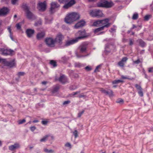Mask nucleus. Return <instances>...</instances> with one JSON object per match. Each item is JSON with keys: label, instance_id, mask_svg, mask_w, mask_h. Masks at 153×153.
Listing matches in <instances>:
<instances>
[{"label": "nucleus", "instance_id": "nucleus-1", "mask_svg": "<svg viewBox=\"0 0 153 153\" xmlns=\"http://www.w3.org/2000/svg\"><path fill=\"white\" fill-rule=\"evenodd\" d=\"M80 16L79 14L72 13L68 14L65 19V22L68 24H71L74 21L79 19Z\"/></svg>", "mask_w": 153, "mask_h": 153}, {"label": "nucleus", "instance_id": "nucleus-2", "mask_svg": "<svg viewBox=\"0 0 153 153\" xmlns=\"http://www.w3.org/2000/svg\"><path fill=\"white\" fill-rule=\"evenodd\" d=\"M90 15L92 17L99 18L103 16V14L101 10L95 9L90 11Z\"/></svg>", "mask_w": 153, "mask_h": 153}, {"label": "nucleus", "instance_id": "nucleus-3", "mask_svg": "<svg viewBox=\"0 0 153 153\" xmlns=\"http://www.w3.org/2000/svg\"><path fill=\"white\" fill-rule=\"evenodd\" d=\"M0 52H1V54L5 56L8 55L12 56L14 54V52L13 50L7 48H0Z\"/></svg>", "mask_w": 153, "mask_h": 153}, {"label": "nucleus", "instance_id": "nucleus-4", "mask_svg": "<svg viewBox=\"0 0 153 153\" xmlns=\"http://www.w3.org/2000/svg\"><path fill=\"white\" fill-rule=\"evenodd\" d=\"M76 36H78L76 38V39L77 40V41L79 40L82 39L88 36L84 30L78 31L76 34Z\"/></svg>", "mask_w": 153, "mask_h": 153}, {"label": "nucleus", "instance_id": "nucleus-5", "mask_svg": "<svg viewBox=\"0 0 153 153\" xmlns=\"http://www.w3.org/2000/svg\"><path fill=\"white\" fill-rule=\"evenodd\" d=\"M64 38L63 36L61 33H59L57 34L54 39L55 42L58 44L59 45H61L62 43V41Z\"/></svg>", "mask_w": 153, "mask_h": 153}, {"label": "nucleus", "instance_id": "nucleus-6", "mask_svg": "<svg viewBox=\"0 0 153 153\" xmlns=\"http://www.w3.org/2000/svg\"><path fill=\"white\" fill-rule=\"evenodd\" d=\"M4 65L5 66L10 68L15 67L16 65L15 59H13L10 61H7L6 59H5V61L4 62Z\"/></svg>", "mask_w": 153, "mask_h": 153}, {"label": "nucleus", "instance_id": "nucleus-7", "mask_svg": "<svg viewBox=\"0 0 153 153\" xmlns=\"http://www.w3.org/2000/svg\"><path fill=\"white\" fill-rule=\"evenodd\" d=\"M45 42L48 46L53 47L54 46L55 41L52 38L49 37L46 38Z\"/></svg>", "mask_w": 153, "mask_h": 153}, {"label": "nucleus", "instance_id": "nucleus-8", "mask_svg": "<svg viewBox=\"0 0 153 153\" xmlns=\"http://www.w3.org/2000/svg\"><path fill=\"white\" fill-rule=\"evenodd\" d=\"M76 3V1L75 0H70L67 3L63 5V8L65 9H68Z\"/></svg>", "mask_w": 153, "mask_h": 153}, {"label": "nucleus", "instance_id": "nucleus-9", "mask_svg": "<svg viewBox=\"0 0 153 153\" xmlns=\"http://www.w3.org/2000/svg\"><path fill=\"white\" fill-rule=\"evenodd\" d=\"M101 22V25L102 26H106V27H105V28H108L111 25V23L109 22V19H104L100 20Z\"/></svg>", "mask_w": 153, "mask_h": 153}, {"label": "nucleus", "instance_id": "nucleus-10", "mask_svg": "<svg viewBox=\"0 0 153 153\" xmlns=\"http://www.w3.org/2000/svg\"><path fill=\"white\" fill-rule=\"evenodd\" d=\"M46 4L45 1L39 3L38 4V8L41 11H45L46 9Z\"/></svg>", "mask_w": 153, "mask_h": 153}, {"label": "nucleus", "instance_id": "nucleus-11", "mask_svg": "<svg viewBox=\"0 0 153 153\" xmlns=\"http://www.w3.org/2000/svg\"><path fill=\"white\" fill-rule=\"evenodd\" d=\"M58 80L62 84H65L68 82V79L67 77L64 75L61 76L59 78Z\"/></svg>", "mask_w": 153, "mask_h": 153}, {"label": "nucleus", "instance_id": "nucleus-12", "mask_svg": "<svg viewBox=\"0 0 153 153\" xmlns=\"http://www.w3.org/2000/svg\"><path fill=\"white\" fill-rule=\"evenodd\" d=\"M59 7V5L57 2H53L51 4V7L50 10L51 13H53L54 11L53 10L56 8H57Z\"/></svg>", "mask_w": 153, "mask_h": 153}, {"label": "nucleus", "instance_id": "nucleus-13", "mask_svg": "<svg viewBox=\"0 0 153 153\" xmlns=\"http://www.w3.org/2000/svg\"><path fill=\"white\" fill-rule=\"evenodd\" d=\"M102 93L108 95L110 97H112L113 95V92L110 89L108 90V91L105 90L103 88H102L100 90Z\"/></svg>", "mask_w": 153, "mask_h": 153}, {"label": "nucleus", "instance_id": "nucleus-14", "mask_svg": "<svg viewBox=\"0 0 153 153\" xmlns=\"http://www.w3.org/2000/svg\"><path fill=\"white\" fill-rule=\"evenodd\" d=\"M85 22L84 20H81L76 23L74 26L75 28L78 29L84 26L85 25Z\"/></svg>", "mask_w": 153, "mask_h": 153}, {"label": "nucleus", "instance_id": "nucleus-15", "mask_svg": "<svg viewBox=\"0 0 153 153\" xmlns=\"http://www.w3.org/2000/svg\"><path fill=\"white\" fill-rule=\"evenodd\" d=\"M77 42V40L76 39V38L75 39H72V40L67 41L65 42L64 46L65 47L68 46L76 43Z\"/></svg>", "mask_w": 153, "mask_h": 153}, {"label": "nucleus", "instance_id": "nucleus-16", "mask_svg": "<svg viewBox=\"0 0 153 153\" xmlns=\"http://www.w3.org/2000/svg\"><path fill=\"white\" fill-rule=\"evenodd\" d=\"M135 86L137 89L138 90V93L139 95L141 97H143V89L141 86L137 84H136Z\"/></svg>", "mask_w": 153, "mask_h": 153}, {"label": "nucleus", "instance_id": "nucleus-17", "mask_svg": "<svg viewBox=\"0 0 153 153\" xmlns=\"http://www.w3.org/2000/svg\"><path fill=\"white\" fill-rule=\"evenodd\" d=\"M9 11L7 7H4L0 10V16H4L7 14Z\"/></svg>", "mask_w": 153, "mask_h": 153}, {"label": "nucleus", "instance_id": "nucleus-18", "mask_svg": "<svg viewBox=\"0 0 153 153\" xmlns=\"http://www.w3.org/2000/svg\"><path fill=\"white\" fill-rule=\"evenodd\" d=\"M114 4L113 2L111 1H108L107 0H105L104 8H111Z\"/></svg>", "mask_w": 153, "mask_h": 153}, {"label": "nucleus", "instance_id": "nucleus-19", "mask_svg": "<svg viewBox=\"0 0 153 153\" xmlns=\"http://www.w3.org/2000/svg\"><path fill=\"white\" fill-rule=\"evenodd\" d=\"M27 18L29 19H35L36 17L29 10L26 12Z\"/></svg>", "mask_w": 153, "mask_h": 153}, {"label": "nucleus", "instance_id": "nucleus-20", "mask_svg": "<svg viewBox=\"0 0 153 153\" xmlns=\"http://www.w3.org/2000/svg\"><path fill=\"white\" fill-rule=\"evenodd\" d=\"M35 32L34 30L31 29H28L26 31V33L27 36L29 38H30L32 36Z\"/></svg>", "mask_w": 153, "mask_h": 153}, {"label": "nucleus", "instance_id": "nucleus-21", "mask_svg": "<svg viewBox=\"0 0 153 153\" xmlns=\"http://www.w3.org/2000/svg\"><path fill=\"white\" fill-rule=\"evenodd\" d=\"M87 45L86 43H84L81 45L80 47V51L81 53L85 52L87 48Z\"/></svg>", "mask_w": 153, "mask_h": 153}, {"label": "nucleus", "instance_id": "nucleus-22", "mask_svg": "<svg viewBox=\"0 0 153 153\" xmlns=\"http://www.w3.org/2000/svg\"><path fill=\"white\" fill-rule=\"evenodd\" d=\"M19 147L20 145L19 144L17 143H15L13 145L10 146L9 147V149L11 151H13Z\"/></svg>", "mask_w": 153, "mask_h": 153}, {"label": "nucleus", "instance_id": "nucleus-23", "mask_svg": "<svg viewBox=\"0 0 153 153\" xmlns=\"http://www.w3.org/2000/svg\"><path fill=\"white\" fill-rule=\"evenodd\" d=\"M105 1V0H100L97 3V7L104 8Z\"/></svg>", "mask_w": 153, "mask_h": 153}, {"label": "nucleus", "instance_id": "nucleus-24", "mask_svg": "<svg viewBox=\"0 0 153 153\" xmlns=\"http://www.w3.org/2000/svg\"><path fill=\"white\" fill-rule=\"evenodd\" d=\"M100 20H97L94 21L91 26L94 27H99L101 26Z\"/></svg>", "mask_w": 153, "mask_h": 153}, {"label": "nucleus", "instance_id": "nucleus-25", "mask_svg": "<svg viewBox=\"0 0 153 153\" xmlns=\"http://www.w3.org/2000/svg\"><path fill=\"white\" fill-rule=\"evenodd\" d=\"M137 42L139 43L140 46L142 47H144L146 45L145 42L141 39H138Z\"/></svg>", "mask_w": 153, "mask_h": 153}, {"label": "nucleus", "instance_id": "nucleus-26", "mask_svg": "<svg viewBox=\"0 0 153 153\" xmlns=\"http://www.w3.org/2000/svg\"><path fill=\"white\" fill-rule=\"evenodd\" d=\"M45 35V32H42L38 33L37 35V38L38 39H40L43 38Z\"/></svg>", "mask_w": 153, "mask_h": 153}, {"label": "nucleus", "instance_id": "nucleus-27", "mask_svg": "<svg viewBox=\"0 0 153 153\" xmlns=\"http://www.w3.org/2000/svg\"><path fill=\"white\" fill-rule=\"evenodd\" d=\"M106 26H101L96 28L94 30V32L95 34L103 30L104 29V27Z\"/></svg>", "mask_w": 153, "mask_h": 153}, {"label": "nucleus", "instance_id": "nucleus-28", "mask_svg": "<svg viewBox=\"0 0 153 153\" xmlns=\"http://www.w3.org/2000/svg\"><path fill=\"white\" fill-rule=\"evenodd\" d=\"M59 89V86L58 85H57L53 88V89L52 91V92L53 93L56 92L58 91Z\"/></svg>", "mask_w": 153, "mask_h": 153}, {"label": "nucleus", "instance_id": "nucleus-29", "mask_svg": "<svg viewBox=\"0 0 153 153\" xmlns=\"http://www.w3.org/2000/svg\"><path fill=\"white\" fill-rule=\"evenodd\" d=\"M50 136V135L49 134L46 135L45 136L43 137L42 139L40 140V141L41 142H45L46 140H47L48 138Z\"/></svg>", "mask_w": 153, "mask_h": 153}, {"label": "nucleus", "instance_id": "nucleus-30", "mask_svg": "<svg viewBox=\"0 0 153 153\" xmlns=\"http://www.w3.org/2000/svg\"><path fill=\"white\" fill-rule=\"evenodd\" d=\"M50 63L51 65H53L54 67H56L57 65L56 62L54 60H51Z\"/></svg>", "mask_w": 153, "mask_h": 153}, {"label": "nucleus", "instance_id": "nucleus-31", "mask_svg": "<svg viewBox=\"0 0 153 153\" xmlns=\"http://www.w3.org/2000/svg\"><path fill=\"white\" fill-rule=\"evenodd\" d=\"M138 17V14L137 13H134L132 16V19L133 20H136Z\"/></svg>", "mask_w": 153, "mask_h": 153}, {"label": "nucleus", "instance_id": "nucleus-32", "mask_svg": "<svg viewBox=\"0 0 153 153\" xmlns=\"http://www.w3.org/2000/svg\"><path fill=\"white\" fill-rule=\"evenodd\" d=\"M22 7L23 9L26 11V12L29 10V7L26 4L23 5L22 6Z\"/></svg>", "mask_w": 153, "mask_h": 153}, {"label": "nucleus", "instance_id": "nucleus-33", "mask_svg": "<svg viewBox=\"0 0 153 153\" xmlns=\"http://www.w3.org/2000/svg\"><path fill=\"white\" fill-rule=\"evenodd\" d=\"M123 81L120 80H115L113 81L112 82L113 84H115L119 83H120L123 82Z\"/></svg>", "mask_w": 153, "mask_h": 153}, {"label": "nucleus", "instance_id": "nucleus-34", "mask_svg": "<svg viewBox=\"0 0 153 153\" xmlns=\"http://www.w3.org/2000/svg\"><path fill=\"white\" fill-rule=\"evenodd\" d=\"M75 66L76 67L80 68L83 66V65L79 62H76L74 64Z\"/></svg>", "mask_w": 153, "mask_h": 153}, {"label": "nucleus", "instance_id": "nucleus-35", "mask_svg": "<svg viewBox=\"0 0 153 153\" xmlns=\"http://www.w3.org/2000/svg\"><path fill=\"white\" fill-rule=\"evenodd\" d=\"M116 102L120 104H123L124 103V100L121 98H119L116 100Z\"/></svg>", "mask_w": 153, "mask_h": 153}, {"label": "nucleus", "instance_id": "nucleus-36", "mask_svg": "<svg viewBox=\"0 0 153 153\" xmlns=\"http://www.w3.org/2000/svg\"><path fill=\"white\" fill-rule=\"evenodd\" d=\"M44 151L47 153H53L54 152V151L52 149L48 150L47 149H45Z\"/></svg>", "mask_w": 153, "mask_h": 153}, {"label": "nucleus", "instance_id": "nucleus-37", "mask_svg": "<svg viewBox=\"0 0 153 153\" xmlns=\"http://www.w3.org/2000/svg\"><path fill=\"white\" fill-rule=\"evenodd\" d=\"M73 134L75 138L79 136L78 132L76 130H75L74 131H73Z\"/></svg>", "mask_w": 153, "mask_h": 153}, {"label": "nucleus", "instance_id": "nucleus-38", "mask_svg": "<svg viewBox=\"0 0 153 153\" xmlns=\"http://www.w3.org/2000/svg\"><path fill=\"white\" fill-rule=\"evenodd\" d=\"M21 22H19V23L16 24V27L17 30H19L21 29Z\"/></svg>", "mask_w": 153, "mask_h": 153}, {"label": "nucleus", "instance_id": "nucleus-39", "mask_svg": "<svg viewBox=\"0 0 153 153\" xmlns=\"http://www.w3.org/2000/svg\"><path fill=\"white\" fill-rule=\"evenodd\" d=\"M45 22L46 23H47V24L50 23L52 21V19H48L46 17L45 18Z\"/></svg>", "mask_w": 153, "mask_h": 153}, {"label": "nucleus", "instance_id": "nucleus-40", "mask_svg": "<svg viewBox=\"0 0 153 153\" xmlns=\"http://www.w3.org/2000/svg\"><path fill=\"white\" fill-rule=\"evenodd\" d=\"M26 122V120L25 119H23L22 120H19L18 121V124H22L25 123Z\"/></svg>", "mask_w": 153, "mask_h": 153}, {"label": "nucleus", "instance_id": "nucleus-41", "mask_svg": "<svg viewBox=\"0 0 153 153\" xmlns=\"http://www.w3.org/2000/svg\"><path fill=\"white\" fill-rule=\"evenodd\" d=\"M25 74V73L24 72H20L18 73L17 75L18 76L20 77L21 76H23Z\"/></svg>", "mask_w": 153, "mask_h": 153}, {"label": "nucleus", "instance_id": "nucleus-42", "mask_svg": "<svg viewBox=\"0 0 153 153\" xmlns=\"http://www.w3.org/2000/svg\"><path fill=\"white\" fill-rule=\"evenodd\" d=\"M85 111L84 110H82V111L79 112L78 114L77 117L79 118L81 117L82 115L83 114Z\"/></svg>", "mask_w": 153, "mask_h": 153}, {"label": "nucleus", "instance_id": "nucleus-43", "mask_svg": "<svg viewBox=\"0 0 153 153\" xmlns=\"http://www.w3.org/2000/svg\"><path fill=\"white\" fill-rule=\"evenodd\" d=\"M61 59L63 62H65L68 60V58L66 57V56H65L62 57Z\"/></svg>", "mask_w": 153, "mask_h": 153}, {"label": "nucleus", "instance_id": "nucleus-44", "mask_svg": "<svg viewBox=\"0 0 153 153\" xmlns=\"http://www.w3.org/2000/svg\"><path fill=\"white\" fill-rule=\"evenodd\" d=\"M42 24V21L41 20L38 21L37 22L35 23V26H38L39 25H41Z\"/></svg>", "mask_w": 153, "mask_h": 153}, {"label": "nucleus", "instance_id": "nucleus-45", "mask_svg": "<svg viewBox=\"0 0 153 153\" xmlns=\"http://www.w3.org/2000/svg\"><path fill=\"white\" fill-rule=\"evenodd\" d=\"M133 64H138L140 62V61L139 59H138L137 60L133 61Z\"/></svg>", "mask_w": 153, "mask_h": 153}, {"label": "nucleus", "instance_id": "nucleus-46", "mask_svg": "<svg viewBox=\"0 0 153 153\" xmlns=\"http://www.w3.org/2000/svg\"><path fill=\"white\" fill-rule=\"evenodd\" d=\"M128 58L127 57H124L122 58L121 60L123 63L125 62L128 60Z\"/></svg>", "mask_w": 153, "mask_h": 153}, {"label": "nucleus", "instance_id": "nucleus-47", "mask_svg": "<svg viewBox=\"0 0 153 153\" xmlns=\"http://www.w3.org/2000/svg\"><path fill=\"white\" fill-rule=\"evenodd\" d=\"M124 63L122 62L121 61L119 62L118 63V65L121 67H123L124 66Z\"/></svg>", "mask_w": 153, "mask_h": 153}, {"label": "nucleus", "instance_id": "nucleus-48", "mask_svg": "<svg viewBox=\"0 0 153 153\" xmlns=\"http://www.w3.org/2000/svg\"><path fill=\"white\" fill-rule=\"evenodd\" d=\"M150 18V16L148 15H146L144 17V19L145 20L148 21L149 20Z\"/></svg>", "mask_w": 153, "mask_h": 153}, {"label": "nucleus", "instance_id": "nucleus-49", "mask_svg": "<svg viewBox=\"0 0 153 153\" xmlns=\"http://www.w3.org/2000/svg\"><path fill=\"white\" fill-rule=\"evenodd\" d=\"M48 122V121L46 120H42L41 122L42 124L45 125H46Z\"/></svg>", "mask_w": 153, "mask_h": 153}, {"label": "nucleus", "instance_id": "nucleus-50", "mask_svg": "<svg viewBox=\"0 0 153 153\" xmlns=\"http://www.w3.org/2000/svg\"><path fill=\"white\" fill-rule=\"evenodd\" d=\"M100 65H99L97 66L96 67L95 69L94 70V72H96L97 71H99L98 70V69L100 68Z\"/></svg>", "mask_w": 153, "mask_h": 153}, {"label": "nucleus", "instance_id": "nucleus-51", "mask_svg": "<svg viewBox=\"0 0 153 153\" xmlns=\"http://www.w3.org/2000/svg\"><path fill=\"white\" fill-rule=\"evenodd\" d=\"M65 146L66 147H69L70 148H71V144L69 143H67L65 145Z\"/></svg>", "mask_w": 153, "mask_h": 153}, {"label": "nucleus", "instance_id": "nucleus-52", "mask_svg": "<svg viewBox=\"0 0 153 153\" xmlns=\"http://www.w3.org/2000/svg\"><path fill=\"white\" fill-rule=\"evenodd\" d=\"M5 61V59H1L0 58V63L1 62L2 64H4Z\"/></svg>", "mask_w": 153, "mask_h": 153}, {"label": "nucleus", "instance_id": "nucleus-53", "mask_svg": "<svg viewBox=\"0 0 153 153\" xmlns=\"http://www.w3.org/2000/svg\"><path fill=\"white\" fill-rule=\"evenodd\" d=\"M148 72L149 73L153 72V67L149 68L148 69Z\"/></svg>", "mask_w": 153, "mask_h": 153}, {"label": "nucleus", "instance_id": "nucleus-54", "mask_svg": "<svg viewBox=\"0 0 153 153\" xmlns=\"http://www.w3.org/2000/svg\"><path fill=\"white\" fill-rule=\"evenodd\" d=\"M85 69L88 71H90L91 70V68L89 66H87L85 68Z\"/></svg>", "mask_w": 153, "mask_h": 153}, {"label": "nucleus", "instance_id": "nucleus-55", "mask_svg": "<svg viewBox=\"0 0 153 153\" xmlns=\"http://www.w3.org/2000/svg\"><path fill=\"white\" fill-rule=\"evenodd\" d=\"M30 129L32 131H33L36 129V127L34 126H31L30 127Z\"/></svg>", "mask_w": 153, "mask_h": 153}, {"label": "nucleus", "instance_id": "nucleus-56", "mask_svg": "<svg viewBox=\"0 0 153 153\" xmlns=\"http://www.w3.org/2000/svg\"><path fill=\"white\" fill-rule=\"evenodd\" d=\"M11 26H9L7 28V30H8L9 32L10 33V34H11L12 33L11 32Z\"/></svg>", "mask_w": 153, "mask_h": 153}, {"label": "nucleus", "instance_id": "nucleus-57", "mask_svg": "<svg viewBox=\"0 0 153 153\" xmlns=\"http://www.w3.org/2000/svg\"><path fill=\"white\" fill-rule=\"evenodd\" d=\"M18 0H11V3L12 4L14 5L16 4Z\"/></svg>", "mask_w": 153, "mask_h": 153}, {"label": "nucleus", "instance_id": "nucleus-58", "mask_svg": "<svg viewBox=\"0 0 153 153\" xmlns=\"http://www.w3.org/2000/svg\"><path fill=\"white\" fill-rule=\"evenodd\" d=\"M116 29L114 28H110V30H109V31L111 33H112L114 31L115 32Z\"/></svg>", "mask_w": 153, "mask_h": 153}, {"label": "nucleus", "instance_id": "nucleus-59", "mask_svg": "<svg viewBox=\"0 0 153 153\" xmlns=\"http://www.w3.org/2000/svg\"><path fill=\"white\" fill-rule=\"evenodd\" d=\"M70 102V101L69 100H67L64 102L63 104V105L67 104H69Z\"/></svg>", "mask_w": 153, "mask_h": 153}, {"label": "nucleus", "instance_id": "nucleus-60", "mask_svg": "<svg viewBox=\"0 0 153 153\" xmlns=\"http://www.w3.org/2000/svg\"><path fill=\"white\" fill-rule=\"evenodd\" d=\"M87 55H85V56H82V55H79L78 54H76V56L77 57V58H80L82 57L85 56H87Z\"/></svg>", "mask_w": 153, "mask_h": 153}, {"label": "nucleus", "instance_id": "nucleus-61", "mask_svg": "<svg viewBox=\"0 0 153 153\" xmlns=\"http://www.w3.org/2000/svg\"><path fill=\"white\" fill-rule=\"evenodd\" d=\"M133 42L132 41L131 39H129V45H133Z\"/></svg>", "mask_w": 153, "mask_h": 153}, {"label": "nucleus", "instance_id": "nucleus-62", "mask_svg": "<svg viewBox=\"0 0 153 153\" xmlns=\"http://www.w3.org/2000/svg\"><path fill=\"white\" fill-rule=\"evenodd\" d=\"M137 27V26L134 25V24H133L132 25V27H131V29H133L135 28H136Z\"/></svg>", "mask_w": 153, "mask_h": 153}, {"label": "nucleus", "instance_id": "nucleus-63", "mask_svg": "<svg viewBox=\"0 0 153 153\" xmlns=\"http://www.w3.org/2000/svg\"><path fill=\"white\" fill-rule=\"evenodd\" d=\"M133 29H131V28L129 30H128L127 32V33L128 34L130 33L132 31V30Z\"/></svg>", "mask_w": 153, "mask_h": 153}, {"label": "nucleus", "instance_id": "nucleus-64", "mask_svg": "<svg viewBox=\"0 0 153 153\" xmlns=\"http://www.w3.org/2000/svg\"><path fill=\"white\" fill-rule=\"evenodd\" d=\"M85 96V95H84L83 94H81L79 96V98H82V97H84Z\"/></svg>", "mask_w": 153, "mask_h": 153}]
</instances>
